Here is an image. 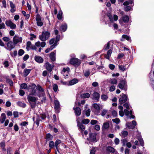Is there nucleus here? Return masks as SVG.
I'll return each mask as SVG.
<instances>
[{"mask_svg": "<svg viewBox=\"0 0 154 154\" xmlns=\"http://www.w3.org/2000/svg\"><path fill=\"white\" fill-rule=\"evenodd\" d=\"M32 95L29 94L27 97V100L31 108H33L35 106L36 102L38 100V98Z\"/></svg>", "mask_w": 154, "mask_h": 154, "instance_id": "nucleus-1", "label": "nucleus"}, {"mask_svg": "<svg viewBox=\"0 0 154 154\" xmlns=\"http://www.w3.org/2000/svg\"><path fill=\"white\" fill-rule=\"evenodd\" d=\"M50 36V33L48 31L42 32V34L39 36V39L43 42H44L48 39Z\"/></svg>", "mask_w": 154, "mask_h": 154, "instance_id": "nucleus-2", "label": "nucleus"}, {"mask_svg": "<svg viewBox=\"0 0 154 154\" xmlns=\"http://www.w3.org/2000/svg\"><path fill=\"white\" fill-rule=\"evenodd\" d=\"M30 89V93L29 94L32 95H35L36 94V91L37 90V87L35 84H32L28 86V90Z\"/></svg>", "mask_w": 154, "mask_h": 154, "instance_id": "nucleus-3", "label": "nucleus"}, {"mask_svg": "<svg viewBox=\"0 0 154 154\" xmlns=\"http://www.w3.org/2000/svg\"><path fill=\"white\" fill-rule=\"evenodd\" d=\"M118 87L121 90L126 91L127 90L126 82L124 80L121 81L119 84Z\"/></svg>", "mask_w": 154, "mask_h": 154, "instance_id": "nucleus-4", "label": "nucleus"}, {"mask_svg": "<svg viewBox=\"0 0 154 154\" xmlns=\"http://www.w3.org/2000/svg\"><path fill=\"white\" fill-rule=\"evenodd\" d=\"M137 125V123L135 121H132L131 123L129 122H127L126 124V126L129 129H133Z\"/></svg>", "mask_w": 154, "mask_h": 154, "instance_id": "nucleus-5", "label": "nucleus"}, {"mask_svg": "<svg viewBox=\"0 0 154 154\" xmlns=\"http://www.w3.org/2000/svg\"><path fill=\"white\" fill-rule=\"evenodd\" d=\"M36 20L37 24L38 26H42L43 25V22L41 19V17L38 14L36 15Z\"/></svg>", "mask_w": 154, "mask_h": 154, "instance_id": "nucleus-6", "label": "nucleus"}, {"mask_svg": "<svg viewBox=\"0 0 154 154\" xmlns=\"http://www.w3.org/2000/svg\"><path fill=\"white\" fill-rule=\"evenodd\" d=\"M13 40L14 44H17L18 43H21L22 40V38L21 37H19L17 35H15L13 37Z\"/></svg>", "mask_w": 154, "mask_h": 154, "instance_id": "nucleus-7", "label": "nucleus"}, {"mask_svg": "<svg viewBox=\"0 0 154 154\" xmlns=\"http://www.w3.org/2000/svg\"><path fill=\"white\" fill-rule=\"evenodd\" d=\"M127 100V96L124 94H122L120 95V97L119 99V101L120 104H122L126 102Z\"/></svg>", "mask_w": 154, "mask_h": 154, "instance_id": "nucleus-8", "label": "nucleus"}, {"mask_svg": "<svg viewBox=\"0 0 154 154\" xmlns=\"http://www.w3.org/2000/svg\"><path fill=\"white\" fill-rule=\"evenodd\" d=\"M81 63V61L77 58H72L70 60V63L75 65H79Z\"/></svg>", "mask_w": 154, "mask_h": 154, "instance_id": "nucleus-9", "label": "nucleus"}, {"mask_svg": "<svg viewBox=\"0 0 154 154\" xmlns=\"http://www.w3.org/2000/svg\"><path fill=\"white\" fill-rule=\"evenodd\" d=\"M5 24L7 26H9L12 29H14L16 27V25L13 23L11 20L6 21Z\"/></svg>", "mask_w": 154, "mask_h": 154, "instance_id": "nucleus-10", "label": "nucleus"}, {"mask_svg": "<svg viewBox=\"0 0 154 154\" xmlns=\"http://www.w3.org/2000/svg\"><path fill=\"white\" fill-rule=\"evenodd\" d=\"M76 121L77 123V126L79 128V130H81L82 131H84L85 128V126L80 122L78 119H77Z\"/></svg>", "mask_w": 154, "mask_h": 154, "instance_id": "nucleus-11", "label": "nucleus"}, {"mask_svg": "<svg viewBox=\"0 0 154 154\" xmlns=\"http://www.w3.org/2000/svg\"><path fill=\"white\" fill-rule=\"evenodd\" d=\"M37 90L38 89L39 91V93L38 94V96L39 97H40L43 95L44 94V90L43 88L39 85H37Z\"/></svg>", "mask_w": 154, "mask_h": 154, "instance_id": "nucleus-12", "label": "nucleus"}, {"mask_svg": "<svg viewBox=\"0 0 154 154\" xmlns=\"http://www.w3.org/2000/svg\"><path fill=\"white\" fill-rule=\"evenodd\" d=\"M93 106L94 108L96 110L95 113L97 115H98L100 113V105L95 103L93 104Z\"/></svg>", "mask_w": 154, "mask_h": 154, "instance_id": "nucleus-13", "label": "nucleus"}, {"mask_svg": "<svg viewBox=\"0 0 154 154\" xmlns=\"http://www.w3.org/2000/svg\"><path fill=\"white\" fill-rule=\"evenodd\" d=\"M7 49L9 50H11L14 48L15 46L14 43H13L12 42H9L7 44Z\"/></svg>", "mask_w": 154, "mask_h": 154, "instance_id": "nucleus-14", "label": "nucleus"}, {"mask_svg": "<svg viewBox=\"0 0 154 154\" xmlns=\"http://www.w3.org/2000/svg\"><path fill=\"white\" fill-rule=\"evenodd\" d=\"M78 82L79 80L77 79H74L69 81V82L67 83V85L68 86L72 85L77 83Z\"/></svg>", "mask_w": 154, "mask_h": 154, "instance_id": "nucleus-15", "label": "nucleus"}, {"mask_svg": "<svg viewBox=\"0 0 154 154\" xmlns=\"http://www.w3.org/2000/svg\"><path fill=\"white\" fill-rule=\"evenodd\" d=\"M122 20L125 23H127L129 21V18L128 16L125 15L122 17L121 19L119 20V22L121 24L122 23L121 20Z\"/></svg>", "mask_w": 154, "mask_h": 154, "instance_id": "nucleus-16", "label": "nucleus"}, {"mask_svg": "<svg viewBox=\"0 0 154 154\" xmlns=\"http://www.w3.org/2000/svg\"><path fill=\"white\" fill-rule=\"evenodd\" d=\"M73 109L76 116H79L81 115V111L80 108L79 107H77L75 108H74Z\"/></svg>", "mask_w": 154, "mask_h": 154, "instance_id": "nucleus-17", "label": "nucleus"}, {"mask_svg": "<svg viewBox=\"0 0 154 154\" xmlns=\"http://www.w3.org/2000/svg\"><path fill=\"white\" fill-rule=\"evenodd\" d=\"M35 45L37 47L41 46L42 47H44L46 45V43L45 42H41L39 41H38L35 43Z\"/></svg>", "mask_w": 154, "mask_h": 154, "instance_id": "nucleus-18", "label": "nucleus"}, {"mask_svg": "<svg viewBox=\"0 0 154 154\" xmlns=\"http://www.w3.org/2000/svg\"><path fill=\"white\" fill-rule=\"evenodd\" d=\"M106 150L108 152L114 153V154H118L117 152H115V149L111 146H108L107 147Z\"/></svg>", "mask_w": 154, "mask_h": 154, "instance_id": "nucleus-19", "label": "nucleus"}, {"mask_svg": "<svg viewBox=\"0 0 154 154\" xmlns=\"http://www.w3.org/2000/svg\"><path fill=\"white\" fill-rule=\"evenodd\" d=\"M45 66L47 70L50 72H51L54 67L53 65L51 66L49 63H46Z\"/></svg>", "mask_w": 154, "mask_h": 154, "instance_id": "nucleus-20", "label": "nucleus"}, {"mask_svg": "<svg viewBox=\"0 0 154 154\" xmlns=\"http://www.w3.org/2000/svg\"><path fill=\"white\" fill-rule=\"evenodd\" d=\"M6 119V116L5 113H3L1 115L0 118V121L1 123H3Z\"/></svg>", "mask_w": 154, "mask_h": 154, "instance_id": "nucleus-21", "label": "nucleus"}, {"mask_svg": "<svg viewBox=\"0 0 154 154\" xmlns=\"http://www.w3.org/2000/svg\"><path fill=\"white\" fill-rule=\"evenodd\" d=\"M50 57L52 61H55L56 60V52H51L50 54Z\"/></svg>", "mask_w": 154, "mask_h": 154, "instance_id": "nucleus-22", "label": "nucleus"}, {"mask_svg": "<svg viewBox=\"0 0 154 154\" xmlns=\"http://www.w3.org/2000/svg\"><path fill=\"white\" fill-rule=\"evenodd\" d=\"M93 98L95 100H98L99 98L100 95V94L96 92H94L93 94Z\"/></svg>", "mask_w": 154, "mask_h": 154, "instance_id": "nucleus-23", "label": "nucleus"}, {"mask_svg": "<svg viewBox=\"0 0 154 154\" xmlns=\"http://www.w3.org/2000/svg\"><path fill=\"white\" fill-rule=\"evenodd\" d=\"M35 61L38 63H42L43 62V59L41 57L39 56H36L35 57Z\"/></svg>", "mask_w": 154, "mask_h": 154, "instance_id": "nucleus-24", "label": "nucleus"}, {"mask_svg": "<svg viewBox=\"0 0 154 154\" xmlns=\"http://www.w3.org/2000/svg\"><path fill=\"white\" fill-rule=\"evenodd\" d=\"M109 126V124L108 122H104L103 123L102 126V129L104 130L108 129Z\"/></svg>", "mask_w": 154, "mask_h": 154, "instance_id": "nucleus-25", "label": "nucleus"}, {"mask_svg": "<svg viewBox=\"0 0 154 154\" xmlns=\"http://www.w3.org/2000/svg\"><path fill=\"white\" fill-rule=\"evenodd\" d=\"M67 26L66 24H64L62 25L60 27V30L63 32L65 31L67 29Z\"/></svg>", "mask_w": 154, "mask_h": 154, "instance_id": "nucleus-26", "label": "nucleus"}, {"mask_svg": "<svg viewBox=\"0 0 154 154\" xmlns=\"http://www.w3.org/2000/svg\"><path fill=\"white\" fill-rule=\"evenodd\" d=\"M69 70V68L67 67L66 68H63V69L62 70V71L61 72V73L62 74H63V75L64 76V78H66V77L65 76V74H64L65 72H68Z\"/></svg>", "mask_w": 154, "mask_h": 154, "instance_id": "nucleus-27", "label": "nucleus"}, {"mask_svg": "<svg viewBox=\"0 0 154 154\" xmlns=\"http://www.w3.org/2000/svg\"><path fill=\"white\" fill-rule=\"evenodd\" d=\"M109 82L112 84L116 85L117 83V80L115 78L110 79L109 80Z\"/></svg>", "mask_w": 154, "mask_h": 154, "instance_id": "nucleus-28", "label": "nucleus"}, {"mask_svg": "<svg viewBox=\"0 0 154 154\" xmlns=\"http://www.w3.org/2000/svg\"><path fill=\"white\" fill-rule=\"evenodd\" d=\"M17 105L19 106L23 107L24 108L26 106V104L25 103L19 101L17 102Z\"/></svg>", "mask_w": 154, "mask_h": 154, "instance_id": "nucleus-29", "label": "nucleus"}, {"mask_svg": "<svg viewBox=\"0 0 154 154\" xmlns=\"http://www.w3.org/2000/svg\"><path fill=\"white\" fill-rule=\"evenodd\" d=\"M54 107L56 109H58L60 107L59 102L58 100H55L54 102Z\"/></svg>", "mask_w": 154, "mask_h": 154, "instance_id": "nucleus-30", "label": "nucleus"}, {"mask_svg": "<svg viewBox=\"0 0 154 154\" xmlns=\"http://www.w3.org/2000/svg\"><path fill=\"white\" fill-rule=\"evenodd\" d=\"M81 96L83 98H89L90 96V95L89 93H85L82 94Z\"/></svg>", "mask_w": 154, "mask_h": 154, "instance_id": "nucleus-31", "label": "nucleus"}, {"mask_svg": "<svg viewBox=\"0 0 154 154\" xmlns=\"http://www.w3.org/2000/svg\"><path fill=\"white\" fill-rule=\"evenodd\" d=\"M31 70V69H25L24 70V75L25 76H27Z\"/></svg>", "mask_w": 154, "mask_h": 154, "instance_id": "nucleus-32", "label": "nucleus"}, {"mask_svg": "<svg viewBox=\"0 0 154 154\" xmlns=\"http://www.w3.org/2000/svg\"><path fill=\"white\" fill-rule=\"evenodd\" d=\"M112 51L110 49L107 51V55L106 56V58L108 59H109L110 56L112 53Z\"/></svg>", "mask_w": 154, "mask_h": 154, "instance_id": "nucleus-33", "label": "nucleus"}, {"mask_svg": "<svg viewBox=\"0 0 154 154\" xmlns=\"http://www.w3.org/2000/svg\"><path fill=\"white\" fill-rule=\"evenodd\" d=\"M61 143V141L60 140H57L55 142V146L56 148L58 150V145Z\"/></svg>", "mask_w": 154, "mask_h": 154, "instance_id": "nucleus-34", "label": "nucleus"}, {"mask_svg": "<svg viewBox=\"0 0 154 154\" xmlns=\"http://www.w3.org/2000/svg\"><path fill=\"white\" fill-rule=\"evenodd\" d=\"M124 39H126L127 40H129L130 37L126 35H122V38L121 39V41H123L124 40Z\"/></svg>", "mask_w": 154, "mask_h": 154, "instance_id": "nucleus-35", "label": "nucleus"}, {"mask_svg": "<svg viewBox=\"0 0 154 154\" xmlns=\"http://www.w3.org/2000/svg\"><path fill=\"white\" fill-rule=\"evenodd\" d=\"M106 114H108V110L104 109L102 112L101 115L104 117Z\"/></svg>", "mask_w": 154, "mask_h": 154, "instance_id": "nucleus-36", "label": "nucleus"}, {"mask_svg": "<svg viewBox=\"0 0 154 154\" xmlns=\"http://www.w3.org/2000/svg\"><path fill=\"white\" fill-rule=\"evenodd\" d=\"M62 13L61 11H59L57 14V17L58 19L61 20L62 19Z\"/></svg>", "mask_w": 154, "mask_h": 154, "instance_id": "nucleus-37", "label": "nucleus"}, {"mask_svg": "<svg viewBox=\"0 0 154 154\" xmlns=\"http://www.w3.org/2000/svg\"><path fill=\"white\" fill-rule=\"evenodd\" d=\"M107 16L108 17L111 22H113V20L112 15L110 13H109L107 14Z\"/></svg>", "mask_w": 154, "mask_h": 154, "instance_id": "nucleus-38", "label": "nucleus"}, {"mask_svg": "<svg viewBox=\"0 0 154 154\" xmlns=\"http://www.w3.org/2000/svg\"><path fill=\"white\" fill-rule=\"evenodd\" d=\"M49 146L51 148H53L55 146V144L53 141H50L49 143Z\"/></svg>", "mask_w": 154, "mask_h": 154, "instance_id": "nucleus-39", "label": "nucleus"}, {"mask_svg": "<svg viewBox=\"0 0 154 154\" xmlns=\"http://www.w3.org/2000/svg\"><path fill=\"white\" fill-rule=\"evenodd\" d=\"M119 68L120 70H121L122 71H124L126 69L125 66H124L119 65Z\"/></svg>", "mask_w": 154, "mask_h": 154, "instance_id": "nucleus-40", "label": "nucleus"}, {"mask_svg": "<svg viewBox=\"0 0 154 154\" xmlns=\"http://www.w3.org/2000/svg\"><path fill=\"white\" fill-rule=\"evenodd\" d=\"M90 75V70L89 69L85 71L84 72V75L86 77H88Z\"/></svg>", "mask_w": 154, "mask_h": 154, "instance_id": "nucleus-41", "label": "nucleus"}, {"mask_svg": "<svg viewBox=\"0 0 154 154\" xmlns=\"http://www.w3.org/2000/svg\"><path fill=\"white\" fill-rule=\"evenodd\" d=\"M101 98L103 100H106L108 98V97L105 94H103L101 95Z\"/></svg>", "mask_w": 154, "mask_h": 154, "instance_id": "nucleus-42", "label": "nucleus"}, {"mask_svg": "<svg viewBox=\"0 0 154 154\" xmlns=\"http://www.w3.org/2000/svg\"><path fill=\"white\" fill-rule=\"evenodd\" d=\"M24 51L22 49H20L18 51V54L19 56H22L24 54Z\"/></svg>", "mask_w": 154, "mask_h": 154, "instance_id": "nucleus-43", "label": "nucleus"}, {"mask_svg": "<svg viewBox=\"0 0 154 154\" xmlns=\"http://www.w3.org/2000/svg\"><path fill=\"white\" fill-rule=\"evenodd\" d=\"M112 121L113 122H115L116 124H118L120 122V120L118 118H116L112 119Z\"/></svg>", "mask_w": 154, "mask_h": 154, "instance_id": "nucleus-44", "label": "nucleus"}, {"mask_svg": "<svg viewBox=\"0 0 154 154\" xmlns=\"http://www.w3.org/2000/svg\"><path fill=\"white\" fill-rule=\"evenodd\" d=\"M115 87L114 85H111L109 88V90L110 92L114 91L115 90Z\"/></svg>", "mask_w": 154, "mask_h": 154, "instance_id": "nucleus-45", "label": "nucleus"}, {"mask_svg": "<svg viewBox=\"0 0 154 154\" xmlns=\"http://www.w3.org/2000/svg\"><path fill=\"white\" fill-rule=\"evenodd\" d=\"M89 122V120L88 119H85L82 120V122L85 124H88Z\"/></svg>", "mask_w": 154, "mask_h": 154, "instance_id": "nucleus-46", "label": "nucleus"}, {"mask_svg": "<svg viewBox=\"0 0 154 154\" xmlns=\"http://www.w3.org/2000/svg\"><path fill=\"white\" fill-rule=\"evenodd\" d=\"M122 136L124 137H126L128 134V132L125 131H123L122 132Z\"/></svg>", "mask_w": 154, "mask_h": 154, "instance_id": "nucleus-47", "label": "nucleus"}, {"mask_svg": "<svg viewBox=\"0 0 154 154\" xmlns=\"http://www.w3.org/2000/svg\"><path fill=\"white\" fill-rule=\"evenodd\" d=\"M20 86L21 88L26 89L27 87V85L26 84L24 83L21 84Z\"/></svg>", "mask_w": 154, "mask_h": 154, "instance_id": "nucleus-48", "label": "nucleus"}, {"mask_svg": "<svg viewBox=\"0 0 154 154\" xmlns=\"http://www.w3.org/2000/svg\"><path fill=\"white\" fill-rule=\"evenodd\" d=\"M58 87L57 85L56 84H54L53 85V89L55 92H56L58 89Z\"/></svg>", "mask_w": 154, "mask_h": 154, "instance_id": "nucleus-49", "label": "nucleus"}, {"mask_svg": "<svg viewBox=\"0 0 154 154\" xmlns=\"http://www.w3.org/2000/svg\"><path fill=\"white\" fill-rule=\"evenodd\" d=\"M6 82L8 83L11 86L13 85V82L12 80L9 79H6Z\"/></svg>", "mask_w": 154, "mask_h": 154, "instance_id": "nucleus-50", "label": "nucleus"}, {"mask_svg": "<svg viewBox=\"0 0 154 154\" xmlns=\"http://www.w3.org/2000/svg\"><path fill=\"white\" fill-rule=\"evenodd\" d=\"M47 138L48 140H52L53 138V136L50 134H48L46 135Z\"/></svg>", "mask_w": 154, "mask_h": 154, "instance_id": "nucleus-51", "label": "nucleus"}, {"mask_svg": "<svg viewBox=\"0 0 154 154\" xmlns=\"http://www.w3.org/2000/svg\"><path fill=\"white\" fill-rule=\"evenodd\" d=\"M57 45L56 43H54L51 46L50 48H49L50 50L51 51L54 48H55Z\"/></svg>", "mask_w": 154, "mask_h": 154, "instance_id": "nucleus-52", "label": "nucleus"}, {"mask_svg": "<svg viewBox=\"0 0 154 154\" xmlns=\"http://www.w3.org/2000/svg\"><path fill=\"white\" fill-rule=\"evenodd\" d=\"M31 43L30 41L26 43V47L27 48H31Z\"/></svg>", "mask_w": 154, "mask_h": 154, "instance_id": "nucleus-53", "label": "nucleus"}, {"mask_svg": "<svg viewBox=\"0 0 154 154\" xmlns=\"http://www.w3.org/2000/svg\"><path fill=\"white\" fill-rule=\"evenodd\" d=\"M60 35H58L56 36V40H55L54 43H56L57 45L58 44V42L60 40Z\"/></svg>", "mask_w": 154, "mask_h": 154, "instance_id": "nucleus-54", "label": "nucleus"}, {"mask_svg": "<svg viewBox=\"0 0 154 154\" xmlns=\"http://www.w3.org/2000/svg\"><path fill=\"white\" fill-rule=\"evenodd\" d=\"M123 106L128 109H130V105L127 103H125L124 104Z\"/></svg>", "mask_w": 154, "mask_h": 154, "instance_id": "nucleus-55", "label": "nucleus"}, {"mask_svg": "<svg viewBox=\"0 0 154 154\" xmlns=\"http://www.w3.org/2000/svg\"><path fill=\"white\" fill-rule=\"evenodd\" d=\"M55 42V39L54 38H52L49 41V44L50 45H51L54 44Z\"/></svg>", "mask_w": 154, "mask_h": 154, "instance_id": "nucleus-56", "label": "nucleus"}, {"mask_svg": "<svg viewBox=\"0 0 154 154\" xmlns=\"http://www.w3.org/2000/svg\"><path fill=\"white\" fill-rule=\"evenodd\" d=\"M138 140L140 143V145L142 146H144V142L143 139L141 138H140Z\"/></svg>", "mask_w": 154, "mask_h": 154, "instance_id": "nucleus-57", "label": "nucleus"}, {"mask_svg": "<svg viewBox=\"0 0 154 154\" xmlns=\"http://www.w3.org/2000/svg\"><path fill=\"white\" fill-rule=\"evenodd\" d=\"M110 46V43L109 42H108L107 45H106L105 46L104 49L106 50H107L109 49V48Z\"/></svg>", "mask_w": 154, "mask_h": 154, "instance_id": "nucleus-58", "label": "nucleus"}, {"mask_svg": "<svg viewBox=\"0 0 154 154\" xmlns=\"http://www.w3.org/2000/svg\"><path fill=\"white\" fill-rule=\"evenodd\" d=\"M91 110L90 109H87L85 112L86 115L87 116H90V114Z\"/></svg>", "mask_w": 154, "mask_h": 154, "instance_id": "nucleus-59", "label": "nucleus"}, {"mask_svg": "<svg viewBox=\"0 0 154 154\" xmlns=\"http://www.w3.org/2000/svg\"><path fill=\"white\" fill-rule=\"evenodd\" d=\"M109 67L111 70H113L115 68V66L114 65L110 64L109 65Z\"/></svg>", "mask_w": 154, "mask_h": 154, "instance_id": "nucleus-60", "label": "nucleus"}, {"mask_svg": "<svg viewBox=\"0 0 154 154\" xmlns=\"http://www.w3.org/2000/svg\"><path fill=\"white\" fill-rule=\"evenodd\" d=\"M3 64L4 65V66L5 67H8L9 66L8 62L7 60L5 61L3 63Z\"/></svg>", "mask_w": 154, "mask_h": 154, "instance_id": "nucleus-61", "label": "nucleus"}, {"mask_svg": "<svg viewBox=\"0 0 154 154\" xmlns=\"http://www.w3.org/2000/svg\"><path fill=\"white\" fill-rule=\"evenodd\" d=\"M3 39L4 40V41L6 42H9L10 40L9 37H3Z\"/></svg>", "mask_w": 154, "mask_h": 154, "instance_id": "nucleus-62", "label": "nucleus"}, {"mask_svg": "<svg viewBox=\"0 0 154 154\" xmlns=\"http://www.w3.org/2000/svg\"><path fill=\"white\" fill-rule=\"evenodd\" d=\"M10 5L11 8H15V5L12 2H11V1L10 2Z\"/></svg>", "mask_w": 154, "mask_h": 154, "instance_id": "nucleus-63", "label": "nucleus"}, {"mask_svg": "<svg viewBox=\"0 0 154 154\" xmlns=\"http://www.w3.org/2000/svg\"><path fill=\"white\" fill-rule=\"evenodd\" d=\"M97 121L96 120H92L91 122V124L92 125H94L97 123Z\"/></svg>", "mask_w": 154, "mask_h": 154, "instance_id": "nucleus-64", "label": "nucleus"}]
</instances>
